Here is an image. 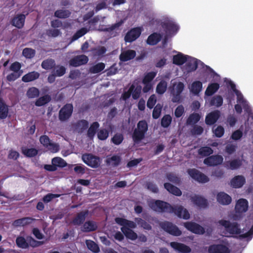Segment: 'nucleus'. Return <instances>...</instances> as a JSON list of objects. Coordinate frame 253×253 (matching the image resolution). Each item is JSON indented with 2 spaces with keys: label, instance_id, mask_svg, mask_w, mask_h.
Returning <instances> with one entry per match:
<instances>
[{
  "label": "nucleus",
  "instance_id": "1",
  "mask_svg": "<svg viewBox=\"0 0 253 253\" xmlns=\"http://www.w3.org/2000/svg\"><path fill=\"white\" fill-rule=\"evenodd\" d=\"M218 223L223 228V236L229 237L239 235L240 238L247 239L248 241L250 240L253 236V219L243 230L239 228L238 225L235 222L231 223L227 220H220Z\"/></svg>",
  "mask_w": 253,
  "mask_h": 253
},
{
  "label": "nucleus",
  "instance_id": "2",
  "mask_svg": "<svg viewBox=\"0 0 253 253\" xmlns=\"http://www.w3.org/2000/svg\"><path fill=\"white\" fill-rule=\"evenodd\" d=\"M227 84L230 86L233 91L237 96V104L235 105V109L237 113L241 114L242 111V107L249 115H252V109L249 106L248 102L244 98L243 94L235 88V85L230 80H226Z\"/></svg>",
  "mask_w": 253,
  "mask_h": 253
},
{
  "label": "nucleus",
  "instance_id": "3",
  "mask_svg": "<svg viewBox=\"0 0 253 253\" xmlns=\"http://www.w3.org/2000/svg\"><path fill=\"white\" fill-rule=\"evenodd\" d=\"M185 88L183 83L177 79L171 80L170 81L169 90L171 95V101L173 103H181L182 98L181 95Z\"/></svg>",
  "mask_w": 253,
  "mask_h": 253
},
{
  "label": "nucleus",
  "instance_id": "4",
  "mask_svg": "<svg viewBox=\"0 0 253 253\" xmlns=\"http://www.w3.org/2000/svg\"><path fill=\"white\" fill-rule=\"evenodd\" d=\"M149 207L153 211L162 212L173 211V207L169 204L160 200H151L148 202Z\"/></svg>",
  "mask_w": 253,
  "mask_h": 253
},
{
  "label": "nucleus",
  "instance_id": "5",
  "mask_svg": "<svg viewBox=\"0 0 253 253\" xmlns=\"http://www.w3.org/2000/svg\"><path fill=\"white\" fill-rule=\"evenodd\" d=\"M166 33V38L164 40L166 43V39L169 36L175 35L179 29V27L172 20L169 19H166L163 22L162 25Z\"/></svg>",
  "mask_w": 253,
  "mask_h": 253
},
{
  "label": "nucleus",
  "instance_id": "6",
  "mask_svg": "<svg viewBox=\"0 0 253 253\" xmlns=\"http://www.w3.org/2000/svg\"><path fill=\"white\" fill-rule=\"evenodd\" d=\"M147 128V124L145 121L139 122L137 124V128L135 129L133 134V139L135 142H138L143 138Z\"/></svg>",
  "mask_w": 253,
  "mask_h": 253
},
{
  "label": "nucleus",
  "instance_id": "7",
  "mask_svg": "<svg viewBox=\"0 0 253 253\" xmlns=\"http://www.w3.org/2000/svg\"><path fill=\"white\" fill-rule=\"evenodd\" d=\"M141 90V86L138 84L133 83L127 91H125L122 96V98L124 100L128 98L131 94L134 99H137L140 95Z\"/></svg>",
  "mask_w": 253,
  "mask_h": 253
},
{
  "label": "nucleus",
  "instance_id": "8",
  "mask_svg": "<svg viewBox=\"0 0 253 253\" xmlns=\"http://www.w3.org/2000/svg\"><path fill=\"white\" fill-rule=\"evenodd\" d=\"M82 160L87 165L93 168L98 167L101 163L99 157L89 154H84L82 156Z\"/></svg>",
  "mask_w": 253,
  "mask_h": 253
},
{
  "label": "nucleus",
  "instance_id": "9",
  "mask_svg": "<svg viewBox=\"0 0 253 253\" xmlns=\"http://www.w3.org/2000/svg\"><path fill=\"white\" fill-rule=\"evenodd\" d=\"M248 209V202L245 199H240L237 201L235 206L236 215L234 217L235 219H237L240 217L241 214L245 212Z\"/></svg>",
  "mask_w": 253,
  "mask_h": 253
},
{
  "label": "nucleus",
  "instance_id": "10",
  "mask_svg": "<svg viewBox=\"0 0 253 253\" xmlns=\"http://www.w3.org/2000/svg\"><path fill=\"white\" fill-rule=\"evenodd\" d=\"M187 172L190 177L199 182L206 183L209 181V178L207 176L196 169H189Z\"/></svg>",
  "mask_w": 253,
  "mask_h": 253
},
{
  "label": "nucleus",
  "instance_id": "11",
  "mask_svg": "<svg viewBox=\"0 0 253 253\" xmlns=\"http://www.w3.org/2000/svg\"><path fill=\"white\" fill-rule=\"evenodd\" d=\"M199 61L192 57L189 56L188 60H187L186 64L182 68V71L185 74L192 72L197 68Z\"/></svg>",
  "mask_w": 253,
  "mask_h": 253
},
{
  "label": "nucleus",
  "instance_id": "12",
  "mask_svg": "<svg viewBox=\"0 0 253 253\" xmlns=\"http://www.w3.org/2000/svg\"><path fill=\"white\" fill-rule=\"evenodd\" d=\"M162 229L168 233L176 236L181 235V232L175 225L169 222H164L160 224Z\"/></svg>",
  "mask_w": 253,
  "mask_h": 253
},
{
  "label": "nucleus",
  "instance_id": "13",
  "mask_svg": "<svg viewBox=\"0 0 253 253\" xmlns=\"http://www.w3.org/2000/svg\"><path fill=\"white\" fill-rule=\"evenodd\" d=\"M223 158L222 156L216 155L209 157L204 160L205 164L209 166H214L223 163Z\"/></svg>",
  "mask_w": 253,
  "mask_h": 253
},
{
  "label": "nucleus",
  "instance_id": "14",
  "mask_svg": "<svg viewBox=\"0 0 253 253\" xmlns=\"http://www.w3.org/2000/svg\"><path fill=\"white\" fill-rule=\"evenodd\" d=\"M184 225L187 229L194 233L203 234L205 232L204 228L195 222H187L184 223Z\"/></svg>",
  "mask_w": 253,
  "mask_h": 253
},
{
  "label": "nucleus",
  "instance_id": "15",
  "mask_svg": "<svg viewBox=\"0 0 253 253\" xmlns=\"http://www.w3.org/2000/svg\"><path fill=\"white\" fill-rule=\"evenodd\" d=\"M209 253H230V250L227 245H212L209 247Z\"/></svg>",
  "mask_w": 253,
  "mask_h": 253
},
{
  "label": "nucleus",
  "instance_id": "16",
  "mask_svg": "<svg viewBox=\"0 0 253 253\" xmlns=\"http://www.w3.org/2000/svg\"><path fill=\"white\" fill-rule=\"evenodd\" d=\"M73 112V106L68 104L63 107L59 112V119L61 121H65L69 118Z\"/></svg>",
  "mask_w": 253,
  "mask_h": 253
},
{
  "label": "nucleus",
  "instance_id": "17",
  "mask_svg": "<svg viewBox=\"0 0 253 253\" xmlns=\"http://www.w3.org/2000/svg\"><path fill=\"white\" fill-rule=\"evenodd\" d=\"M244 161L242 158L235 159L226 162L224 165L227 169L235 170L239 169L243 165Z\"/></svg>",
  "mask_w": 253,
  "mask_h": 253
},
{
  "label": "nucleus",
  "instance_id": "18",
  "mask_svg": "<svg viewBox=\"0 0 253 253\" xmlns=\"http://www.w3.org/2000/svg\"><path fill=\"white\" fill-rule=\"evenodd\" d=\"M141 33L140 28H135L131 29L126 35L125 39L127 42H132L138 38Z\"/></svg>",
  "mask_w": 253,
  "mask_h": 253
},
{
  "label": "nucleus",
  "instance_id": "19",
  "mask_svg": "<svg viewBox=\"0 0 253 253\" xmlns=\"http://www.w3.org/2000/svg\"><path fill=\"white\" fill-rule=\"evenodd\" d=\"M246 182L245 177L242 175L234 176L230 182V186L234 188H239L242 187Z\"/></svg>",
  "mask_w": 253,
  "mask_h": 253
},
{
  "label": "nucleus",
  "instance_id": "20",
  "mask_svg": "<svg viewBox=\"0 0 253 253\" xmlns=\"http://www.w3.org/2000/svg\"><path fill=\"white\" fill-rule=\"evenodd\" d=\"M87 61V57L84 55H81L71 59L69 64L71 66L77 67L86 63Z\"/></svg>",
  "mask_w": 253,
  "mask_h": 253
},
{
  "label": "nucleus",
  "instance_id": "21",
  "mask_svg": "<svg viewBox=\"0 0 253 253\" xmlns=\"http://www.w3.org/2000/svg\"><path fill=\"white\" fill-rule=\"evenodd\" d=\"M170 246L175 250L182 253H188L191 252V249L188 246L177 242H171Z\"/></svg>",
  "mask_w": 253,
  "mask_h": 253
},
{
  "label": "nucleus",
  "instance_id": "22",
  "mask_svg": "<svg viewBox=\"0 0 253 253\" xmlns=\"http://www.w3.org/2000/svg\"><path fill=\"white\" fill-rule=\"evenodd\" d=\"M170 213H174L179 217L184 219H188L190 218L188 211L182 206H179L177 208H173V211Z\"/></svg>",
  "mask_w": 253,
  "mask_h": 253
},
{
  "label": "nucleus",
  "instance_id": "23",
  "mask_svg": "<svg viewBox=\"0 0 253 253\" xmlns=\"http://www.w3.org/2000/svg\"><path fill=\"white\" fill-rule=\"evenodd\" d=\"M217 202L223 205H228L232 201L231 197L224 192H220L217 195Z\"/></svg>",
  "mask_w": 253,
  "mask_h": 253
},
{
  "label": "nucleus",
  "instance_id": "24",
  "mask_svg": "<svg viewBox=\"0 0 253 253\" xmlns=\"http://www.w3.org/2000/svg\"><path fill=\"white\" fill-rule=\"evenodd\" d=\"M220 116V112L215 111L209 113L206 118L205 122L207 125H211L214 124L218 119Z\"/></svg>",
  "mask_w": 253,
  "mask_h": 253
},
{
  "label": "nucleus",
  "instance_id": "25",
  "mask_svg": "<svg viewBox=\"0 0 253 253\" xmlns=\"http://www.w3.org/2000/svg\"><path fill=\"white\" fill-rule=\"evenodd\" d=\"M191 201L197 207L201 208H205L208 206L207 201L199 196L194 195L192 196Z\"/></svg>",
  "mask_w": 253,
  "mask_h": 253
},
{
  "label": "nucleus",
  "instance_id": "26",
  "mask_svg": "<svg viewBox=\"0 0 253 253\" xmlns=\"http://www.w3.org/2000/svg\"><path fill=\"white\" fill-rule=\"evenodd\" d=\"M115 221L122 227H126L128 228H135L136 223L132 221H129L123 218L117 217L115 218Z\"/></svg>",
  "mask_w": 253,
  "mask_h": 253
},
{
  "label": "nucleus",
  "instance_id": "27",
  "mask_svg": "<svg viewBox=\"0 0 253 253\" xmlns=\"http://www.w3.org/2000/svg\"><path fill=\"white\" fill-rule=\"evenodd\" d=\"M135 55L136 52L134 50H126L121 53L120 58L121 61H126L133 58Z\"/></svg>",
  "mask_w": 253,
  "mask_h": 253
},
{
  "label": "nucleus",
  "instance_id": "28",
  "mask_svg": "<svg viewBox=\"0 0 253 253\" xmlns=\"http://www.w3.org/2000/svg\"><path fill=\"white\" fill-rule=\"evenodd\" d=\"M189 56L184 55L181 53H178L177 54L173 56V63L177 65H181L186 63L187 60H188Z\"/></svg>",
  "mask_w": 253,
  "mask_h": 253
},
{
  "label": "nucleus",
  "instance_id": "29",
  "mask_svg": "<svg viewBox=\"0 0 253 253\" xmlns=\"http://www.w3.org/2000/svg\"><path fill=\"white\" fill-rule=\"evenodd\" d=\"M219 87V85L217 83H212L210 84L205 92V99H206L207 96H211L217 91Z\"/></svg>",
  "mask_w": 253,
  "mask_h": 253
},
{
  "label": "nucleus",
  "instance_id": "30",
  "mask_svg": "<svg viewBox=\"0 0 253 253\" xmlns=\"http://www.w3.org/2000/svg\"><path fill=\"white\" fill-rule=\"evenodd\" d=\"M25 20V16L23 14H19L13 19L12 24L18 28H21L24 26Z\"/></svg>",
  "mask_w": 253,
  "mask_h": 253
},
{
  "label": "nucleus",
  "instance_id": "31",
  "mask_svg": "<svg viewBox=\"0 0 253 253\" xmlns=\"http://www.w3.org/2000/svg\"><path fill=\"white\" fill-rule=\"evenodd\" d=\"M202 83L200 81H195L189 87L190 91L195 95H198L202 90Z\"/></svg>",
  "mask_w": 253,
  "mask_h": 253
},
{
  "label": "nucleus",
  "instance_id": "32",
  "mask_svg": "<svg viewBox=\"0 0 253 253\" xmlns=\"http://www.w3.org/2000/svg\"><path fill=\"white\" fill-rule=\"evenodd\" d=\"M97 226L95 222L92 221L85 222L81 227V230L83 232H90L94 231L97 229Z\"/></svg>",
  "mask_w": 253,
  "mask_h": 253
},
{
  "label": "nucleus",
  "instance_id": "33",
  "mask_svg": "<svg viewBox=\"0 0 253 253\" xmlns=\"http://www.w3.org/2000/svg\"><path fill=\"white\" fill-rule=\"evenodd\" d=\"M121 231L126 238L130 240H134L137 237V234L129 228H126V227H122L121 228Z\"/></svg>",
  "mask_w": 253,
  "mask_h": 253
},
{
  "label": "nucleus",
  "instance_id": "34",
  "mask_svg": "<svg viewBox=\"0 0 253 253\" xmlns=\"http://www.w3.org/2000/svg\"><path fill=\"white\" fill-rule=\"evenodd\" d=\"M8 113V106L5 104L2 100H0V119H5L7 117Z\"/></svg>",
  "mask_w": 253,
  "mask_h": 253
},
{
  "label": "nucleus",
  "instance_id": "35",
  "mask_svg": "<svg viewBox=\"0 0 253 253\" xmlns=\"http://www.w3.org/2000/svg\"><path fill=\"white\" fill-rule=\"evenodd\" d=\"M167 87V82L164 80H161L157 85L156 91L159 94H163L166 91Z\"/></svg>",
  "mask_w": 253,
  "mask_h": 253
},
{
  "label": "nucleus",
  "instance_id": "36",
  "mask_svg": "<svg viewBox=\"0 0 253 253\" xmlns=\"http://www.w3.org/2000/svg\"><path fill=\"white\" fill-rule=\"evenodd\" d=\"M165 188L170 193L176 195V196H180L182 194V192L177 187L174 186L173 185L166 183L164 185Z\"/></svg>",
  "mask_w": 253,
  "mask_h": 253
},
{
  "label": "nucleus",
  "instance_id": "37",
  "mask_svg": "<svg viewBox=\"0 0 253 253\" xmlns=\"http://www.w3.org/2000/svg\"><path fill=\"white\" fill-rule=\"evenodd\" d=\"M40 74L37 72H32L27 74L22 77V81L24 82L33 81L39 78Z\"/></svg>",
  "mask_w": 253,
  "mask_h": 253
},
{
  "label": "nucleus",
  "instance_id": "38",
  "mask_svg": "<svg viewBox=\"0 0 253 253\" xmlns=\"http://www.w3.org/2000/svg\"><path fill=\"white\" fill-rule=\"evenodd\" d=\"M162 36L158 33H154L149 36L147 40V43L150 45L157 44L160 40Z\"/></svg>",
  "mask_w": 253,
  "mask_h": 253
},
{
  "label": "nucleus",
  "instance_id": "39",
  "mask_svg": "<svg viewBox=\"0 0 253 253\" xmlns=\"http://www.w3.org/2000/svg\"><path fill=\"white\" fill-rule=\"evenodd\" d=\"M33 219L30 217H25L15 220L13 225L15 226H23L31 223Z\"/></svg>",
  "mask_w": 253,
  "mask_h": 253
},
{
  "label": "nucleus",
  "instance_id": "40",
  "mask_svg": "<svg viewBox=\"0 0 253 253\" xmlns=\"http://www.w3.org/2000/svg\"><path fill=\"white\" fill-rule=\"evenodd\" d=\"M87 213V211H82L79 213L73 221V223L76 225L81 224L84 220Z\"/></svg>",
  "mask_w": 253,
  "mask_h": 253
},
{
  "label": "nucleus",
  "instance_id": "41",
  "mask_svg": "<svg viewBox=\"0 0 253 253\" xmlns=\"http://www.w3.org/2000/svg\"><path fill=\"white\" fill-rule=\"evenodd\" d=\"M71 14V12L65 9H60L57 10L55 12V16L59 18H65L69 17Z\"/></svg>",
  "mask_w": 253,
  "mask_h": 253
},
{
  "label": "nucleus",
  "instance_id": "42",
  "mask_svg": "<svg viewBox=\"0 0 253 253\" xmlns=\"http://www.w3.org/2000/svg\"><path fill=\"white\" fill-rule=\"evenodd\" d=\"M222 103V98L219 95L214 96L212 98L210 101L211 106H215L216 107H219L221 106Z\"/></svg>",
  "mask_w": 253,
  "mask_h": 253
},
{
  "label": "nucleus",
  "instance_id": "43",
  "mask_svg": "<svg viewBox=\"0 0 253 253\" xmlns=\"http://www.w3.org/2000/svg\"><path fill=\"white\" fill-rule=\"evenodd\" d=\"M201 116L199 114L194 113L191 114L187 119V124L193 125L197 123L200 119Z\"/></svg>",
  "mask_w": 253,
  "mask_h": 253
},
{
  "label": "nucleus",
  "instance_id": "44",
  "mask_svg": "<svg viewBox=\"0 0 253 253\" xmlns=\"http://www.w3.org/2000/svg\"><path fill=\"white\" fill-rule=\"evenodd\" d=\"M22 153L25 156L31 157L36 156L38 153V151L34 148H23Z\"/></svg>",
  "mask_w": 253,
  "mask_h": 253
},
{
  "label": "nucleus",
  "instance_id": "45",
  "mask_svg": "<svg viewBox=\"0 0 253 253\" xmlns=\"http://www.w3.org/2000/svg\"><path fill=\"white\" fill-rule=\"evenodd\" d=\"M52 164L55 167H64L66 166V163L63 159L60 157H55L52 160Z\"/></svg>",
  "mask_w": 253,
  "mask_h": 253
},
{
  "label": "nucleus",
  "instance_id": "46",
  "mask_svg": "<svg viewBox=\"0 0 253 253\" xmlns=\"http://www.w3.org/2000/svg\"><path fill=\"white\" fill-rule=\"evenodd\" d=\"M54 65L55 62L51 59L44 60L42 63V68L45 70L51 69Z\"/></svg>",
  "mask_w": 253,
  "mask_h": 253
},
{
  "label": "nucleus",
  "instance_id": "47",
  "mask_svg": "<svg viewBox=\"0 0 253 253\" xmlns=\"http://www.w3.org/2000/svg\"><path fill=\"white\" fill-rule=\"evenodd\" d=\"M105 65L103 63H99L92 66L90 69V72L92 73H98L104 69Z\"/></svg>",
  "mask_w": 253,
  "mask_h": 253
},
{
  "label": "nucleus",
  "instance_id": "48",
  "mask_svg": "<svg viewBox=\"0 0 253 253\" xmlns=\"http://www.w3.org/2000/svg\"><path fill=\"white\" fill-rule=\"evenodd\" d=\"M86 246L89 250L94 253H98L99 251V248L97 245L91 240L86 241Z\"/></svg>",
  "mask_w": 253,
  "mask_h": 253
},
{
  "label": "nucleus",
  "instance_id": "49",
  "mask_svg": "<svg viewBox=\"0 0 253 253\" xmlns=\"http://www.w3.org/2000/svg\"><path fill=\"white\" fill-rule=\"evenodd\" d=\"M99 125L97 122L93 123L88 130V136L92 138L95 134L96 129L99 127Z\"/></svg>",
  "mask_w": 253,
  "mask_h": 253
},
{
  "label": "nucleus",
  "instance_id": "50",
  "mask_svg": "<svg viewBox=\"0 0 253 253\" xmlns=\"http://www.w3.org/2000/svg\"><path fill=\"white\" fill-rule=\"evenodd\" d=\"M26 94L30 98H35L39 96V91L37 88L32 87L28 90Z\"/></svg>",
  "mask_w": 253,
  "mask_h": 253
},
{
  "label": "nucleus",
  "instance_id": "51",
  "mask_svg": "<svg viewBox=\"0 0 253 253\" xmlns=\"http://www.w3.org/2000/svg\"><path fill=\"white\" fill-rule=\"evenodd\" d=\"M50 97L48 95H45L42 97L39 98L36 102L35 104L37 106H42L47 102H48L50 100Z\"/></svg>",
  "mask_w": 253,
  "mask_h": 253
},
{
  "label": "nucleus",
  "instance_id": "52",
  "mask_svg": "<svg viewBox=\"0 0 253 253\" xmlns=\"http://www.w3.org/2000/svg\"><path fill=\"white\" fill-rule=\"evenodd\" d=\"M213 153V150L209 147H204L199 150V154L202 156H209Z\"/></svg>",
  "mask_w": 253,
  "mask_h": 253
},
{
  "label": "nucleus",
  "instance_id": "53",
  "mask_svg": "<svg viewBox=\"0 0 253 253\" xmlns=\"http://www.w3.org/2000/svg\"><path fill=\"white\" fill-rule=\"evenodd\" d=\"M16 243L18 247L21 248H26L28 247V244L26 241L25 239L22 237H18L17 238Z\"/></svg>",
  "mask_w": 253,
  "mask_h": 253
},
{
  "label": "nucleus",
  "instance_id": "54",
  "mask_svg": "<svg viewBox=\"0 0 253 253\" xmlns=\"http://www.w3.org/2000/svg\"><path fill=\"white\" fill-rule=\"evenodd\" d=\"M88 30L85 28H83L78 31L73 36L72 40V42L74 41L79 38L82 37L85 34Z\"/></svg>",
  "mask_w": 253,
  "mask_h": 253
},
{
  "label": "nucleus",
  "instance_id": "55",
  "mask_svg": "<svg viewBox=\"0 0 253 253\" xmlns=\"http://www.w3.org/2000/svg\"><path fill=\"white\" fill-rule=\"evenodd\" d=\"M156 72H151L147 74L144 77L142 83H151L152 81L156 76Z\"/></svg>",
  "mask_w": 253,
  "mask_h": 253
},
{
  "label": "nucleus",
  "instance_id": "56",
  "mask_svg": "<svg viewBox=\"0 0 253 253\" xmlns=\"http://www.w3.org/2000/svg\"><path fill=\"white\" fill-rule=\"evenodd\" d=\"M87 126V122L85 120H82L78 123L76 128L79 132H81L83 130L86 129Z\"/></svg>",
  "mask_w": 253,
  "mask_h": 253
},
{
  "label": "nucleus",
  "instance_id": "57",
  "mask_svg": "<svg viewBox=\"0 0 253 253\" xmlns=\"http://www.w3.org/2000/svg\"><path fill=\"white\" fill-rule=\"evenodd\" d=\"M35 54V50L31 48H26L23 50V55L27 58L33 57Z\"/></svg>",
  "mask_w": 253,
  "mask_h": 253
},
{
  "label": "nucleus",
  "instance_id": "58",
  "mask_svg": "<svg viewBox=\"0 0 253 253\" xmlns=\"http://www.w3.org/2000/svg\"><path fill=\"white\" fill-rule=\"evenodd\" d=\"M171 122V117L170 115H165L162 119L161 124L164 127H167L170 124Z\"/></svg>",
  "mask_w": 253,
  "mask_h": 253
},
{
  "label": "nucleus",
  "instance_id": "59",
  "mask_svg": "<svg viewBox=\"0 0 253 253\" xmlns=\"http://www.w3.org/2000/svg\"><path fill=\"white\" fill-rule=\"evenodd\" d=\"M135 221L138 225L143 227L144 229L150 230L151 228L149 224L141 218H135Z\"/></svg>",
  "mask_w": 253,
  "mask_h": 253
},
{
  "label": "nucleus",
  "instance_id": "60",
  "mask_svg": "<svg viewBox=\"0 0 253 253\" xmlns=\"http://www.w3.org/2000/svg\"><path fill=\"white\" fill-rule=\"evenodd\" d=\"M124 139L123 135L121 133L116 134L112 138V141L116 145H119Z\"/></svg>",
  "mask_w": 253,
  "mask_h": 253
},
{
  "label": "nucleus",
  "instance_id": "61",
  "mask_svg": "<svg viewBox=\"0 0 253 253\" xmlns=\"http://www.w3.org/2000/svg\"><path fill=\"white\" fill-rule=\"evenodd\" d=\"M107 161L109 165L116 166L119 164L120 158L118 156H113L112 157L108 158Z\"/></svg>",
  "mask_w": 253,
  "mask_h": 253
},
{
  "label": "nucleus",
  "instance_id": "62",
  "mask_svg": "<svg viewBox=\"0 0 253 253\" xmlns=\"http://www.w3.org/2000/svg\"><path fill=\"white\" fill-rule=\"evenodd\" d=\"M51 25L53 28H59L63 27L64 28H66L68 26V24L66 23L62 24V23L59 20H55L51 21Z\"/></svg>",
  "mask_w": 253,
  "mask_h": 253
},
{
  "label": "nucleus",
  "instance_id": "63",
  "mask_svg": "<svg viewBox=\"0 0 253 253\" xmlns=\"http://www.w3.org/2000/svg\"><path fill=\"white\" fill-rule=\"evenodd\" d=\"M214 134L217 137H221L224 133V128L221 126H218L213 129Z\"/></svg>",
  "mask_w": 253,
  "mask_h": 253
},
{
  "label": "nucleus",
  "instance_id": "64",
  "mask_svg": "<svg viewBox=\"0 0 253 253\" xmlns=\"http://www.w3.org/2000/svg\"><path fill=\"white\" fill-rule=\"evenodd\" d=\"M97 135L98 138L99 139L103 140L107 138L109 135V133L107 130L102 129L98 131Z\"/></svg>",
  "mask_w": 253,
  "mask_h": 253
}]
</instances>
